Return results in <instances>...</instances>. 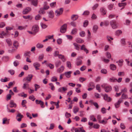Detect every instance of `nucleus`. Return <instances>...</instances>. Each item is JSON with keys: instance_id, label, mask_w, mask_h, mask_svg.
Returning a JSON list of instances; mask_svg holds the SVG:
<instances>
[{"instance_id": "6e6552de", "label": "nucleus", "mask_w": 132, "mask_h": 132, "mask_svg": "<svg viewBox=\"0 0 132 132\" xmlns=\"http://www.w3.org/2000/svg\"><path fill=\"white\" fill-rule=\"evenodd\" d=\"M67 90V87H60L58 89V92L63 93H65Z\"/></svg>"}, {"instance_id": "f8f14e48", "label": "nucleus", "mask_w": 132, "mask_h": 132, "mask_svg": "<svg viewBox=\"0 0 132 132\" xmlns=\"http://www.w3.org/2000/svg\"><path fill=\"white\" fill-rule=\"evenodd\" d=\"M100 11L102 15H104L106 14V11L105 9L103 7H101L100 9Z\"/></svg>"}, {"instance_id": "5701e85b", "label": "nucleus", "mask_w": 132, "mask_h": 132, "mask_svg": "<svg viewBox=\"0 0 132 132\" xmlns=\"http://www.w3.org/2000/svg\"><path fill=\"white\" fill-rule=\"evenodd\" d=\"M79 108L76 106H75L73 108V112L74 113L76 114L79 110Z\"/></svg>"}, {"instance_id": "dca6fc26", "label": "nucleus", "mask_w": 132, "mask_h": 132, "mask_svg": "<svg viewBox=\"0 0 132 132\" xmlns=\"http://www.w3.org/2000/svg\"><path fill=\"white\" fill-rule=\"evenodd\" d=\"M64 68L63 66H61L60 67L58 68L57 70V72L59 73H61L64 70Z\"/></svg>"}, {"instance_id": "338daca9", "label": "nucleus", "mask_w": 132, "mask_h": 132, "mask_svg": "<svg viewBox=\"0 0 132 132\" xmlns=\"http://www.w3.org/2000/svg\"><path fill=\"white\" fill-rule=\"evenodd\" d=\"M29 98L32 101H34L35 99V97L33 95L30 96H29Z\"/></svg>"}, {"instance_id": "7c9ffc66", "label": "nucleus", "mask_w": 132, "mask_h": 132, "mask_svg": "<svg viewBox=\"0 0 132 132\" xmlns=\"http://www.w3.org/2000/svg\"><path fill=\"white\" fill-rule=\"evenodd\" d=\"M7 106L8 105H7V110L8 112L12 113H14L15 111V110L14 109H12L11 110H10L8 107Z\"/></svg>"}, {"instance_id": "58836bf2", "label": "nucleus", "mask_w": 132, "mask_h": 132, "mask_svg": "<svg viewBox=\"0 0 132 132\" xmlns=\"http://www.w3.org/2000/svg\"><path fill=\"white\" fill-rule=\"evenodd\" d=\"M57 80V78L55 76L52 77L51 78V81L52 82L56 81Z\"/></svg>"}, {"instance_id": "3c124183", "label": "nucleus", "mask_w": 132, "mask_h": 132, "mask_svg": "<svg viewBox=\"0 0 132 132\" xmlns=\"http://www.w3.org/2000/svg\"><path fill=\"white\" fill-rule=\"evenodd\" d=\"M49 85L51 87V89L52 90H54L55 88L53 84L52 83H50L49 84Z\"/></svg>"}, {"instance_id": "2f4dec72", "label": "nucleus", "mask_w": 132, "mask_h": 132, "mask_svg": "<svg viewBox=\"0 0 132 132\" xmlns=\"http://www.w3.org/2000/svg\"><path fill=\"white\" fill-rule=\"evenodd\" d=\"M105 120H103L102 121L99 120V122L104 124H105L107 123V121L108 120V119H105Z\"/></svg>"}, {"instance_id": "69168bd1", "label": "nucleus", "mask_w": 132, "mask_h": 132, "mask_svg": "<svg viewBox=\"0 0 132 132\" xmlns=\"http://www.w3.org/2000/svg\"><path fill=\"white\" fill-rule=\"evenodd\" d=\"M14 65L15 66H17L19 64V62L18 61H15L13 62Z\"/></svg>"}, {"instance_id": "0e129e2a", "label": "nucleus", "mask_w": 132, "mask_h": 132, "mask_svg": "<svg viewBox=\"0 0 132 132\" xmlns=\"http://www.w3.org/2000/svg\"><path fill=\"white\" fill-rule=\"evenodd\" d=\"M114 4H110L108 6V9L109 10H111L113 7Z\"/></svg>"}, {"instance_id": "4468645a", "label": "nucleus", "mask_w": 132, "mask_h": 132, "mask_svg": "<svg viewBox=\"0 0 132 132\" xmlns=\"http://www.w3.org/2000/svg\"><path fill=\"white\" fill-rule=\"evenodd\" d=\"M10 107L11 108H15L16 106V104L14 102L13 100L10 101Z\"/></svg>"}, {"instance_id": "72a5a7b5", "label": "nucleus", "mask_w": 132, "mask_h": 132, "mask_svg": "<svg viewBox=\"0 0 132 132\" xmlns=\"http://www.w3.org/2000/svg\"><path fill=\"white\" fill-rule=\"evenodd\" d=\"M76 41L77 43H83L84 42L83 40L79 38L77 39Z\"/></svg>"}, {"instance_id": "412c9836", "label": "nucleus", "mask_w": 132, "mask_h": 132, "mask_svg": "<svg viewBox=\"0 0 132 132\" xmlns=\"http://www.w3.org/2000/svg\"><path fill=\"white\" fill-rule=\"evenodd\" d=\"M23 89H27L29 88V85L27 83H25L23 84V85L22 87Z\"/></svg>"}, {"instance_id": "e2e57ef3", "label": "nucleus", "mask_w": 132, "mask_h": 132, "mask_svg": "<svg viewBox=\"0 0 132 132\" xmlns=\"http://www.w3.org/2000/svg\"><path fill=\"white\" fill-rule=\"evenodd\" d=\"M96 89L98 90L99 92H100L101 91V89L100 88V86L99 85H97L96 86Z\"/></svg>"}, {"instance_id": "ddd939ff", "label": "nucleus", "mask_w": 132, "mask_h": 132, "mask_svg": "<svg viewBox=\"0 0 132 132\" xmlns=\"http://www.w3.org/2000/svg\"><path fill=\"white\" fill-rule=\"evenodd\" d=\"M122 99L120 98L118 101L115 104V106L116 108H118L120 105V104L122 102Z\"/></svg>"}, {"instance_id": "052dcab7", "label": "nucleus", "mask_w": 132, "mask_h": 132, "mask_svg": "<svg viewBox=\"0 0 132 132\" xmlns=\"http://www.w3.org/2000/svg\"><path fill=\"white\" fill-rule=\"evenodd\" d=\"M65 116L66 118H69L71 116V115L70 113L67 112L65 113Z\"/></svg>"}, {"instance_id": "2eb2a0df", "label": "nucleus", "mask_w": 132, "mask_h": 132, "mask_svg": "<svg viewBox=\"0 0 132 132\" xmlns=\"http://www.w3.org/2000/svg\"><path fill=\"white\" fill-rule=\"evenodd\" d=\"M9 120L10 119H7L6 118H3V124H9Z\"/></svg>"}, {"instance_id": "5fc2aeb1", "label": "nucleus", "mask_w": 132, "mask_h": 132, "mask_svg": "<svg viewBox=\"0 0 132 132\" xmlns=\"http://www.w3.org/2000/svg\"><path fill=\"white\" fill-rule=\"evenodd\" d=\"M45 5L44 6V9L45 10H47L49 8V6L48 5H47V3L46 2H45Z\"/></svg>"}, {"instance_id": "c9c22d12", "label": "nucleus", "mask_w": 132, "mask_h": 132, "mask_svg": "<svg viewBox=\"0 0 132 132\" xmlns=\"http://www.w3.org/2000/svg\"><path fill=\"white\" fill-rule=\"evenodd\" d=\"M6 35V33H5L4 31H3L0 34V37L1 38H3V36H5Z\"/></svg>"}, {"instance_id": "4c0bfd02", "label": "nucleus", "mask_w": 132, "mask_h": 132, "mask_svg": "<svg viewBox=\"0 0 132 132\" xmlns=\"http://www.w3.org/2000/svg\"><path fill=\"white\" fill-rule=\"evenodd\" d=\"M30 51H26L25 52L24 55L25 56H28L29 57H30Z\"/></svg>"}, {"instance_id": "79ce46f5", "label": "nucleus", "mask_w": 132, "mask_h": 132, "mask_svg": "<svg viewBox=\"0 0 132 132\" xmlns=\"http://www.w3.org/2000/svg\"><path fill=\"white\" fill-rule=\"evenodd\" d=\"M43 46V44L39 43H38L36 45L37 47L39 48H42Z\"/></svg>"}, {"instance_id": "39448f33", "label": "nucleus", "mask_w": 132, "mask_h": 132, "mask_svg": "<svg viewBox=\"0 0 132 132\" xmlns=\"http://www.w3.org/2000/svg\"><path fill=\"white\" fill-rule=\"evenodd\" d=\"M39 28L38 26L36 25L34 26L32 28V30L35 35L36 33L38 31Z\"/></svg>"}, {"instance_id": "cd10ccee", "label": "nucleus", "mask_w": 132, "mask_h": 132, "mask_svg": "<svg viewBox=\"0 0 132 132\" xmlns=\"http://www.w3.org/2000/svg\"><path fill=\"white\" fill-rule=\"evenodd\" d=\"M98 27L96 25H94L93 27V31L94 33H96L98 28Z\"/></svg>"}, {"instance_id": "1a4fd4ad", "label": "nucleus", "mask_w": 132, "mask_h": 132, "mask_svg": "<svg viewBox=\"0 0 132 132\" xmlns=\"http://www.w3.org/2000/svg\"><path fill=\"white\" fill-rule=\"evenodd\" d=\"M23 117V115H21L20 113H18L16 116V119L18 121L20 122L21 121V119Z\"/></svg>"}, {"instance_id": "473e14b6", "label": "nucleus", "mask_w": 132, "mask_h": 132, "mask_svg": "<svg viewBox=\"0 0 132 132\" xmlns=\"http://www.w3.org/2000/svg\"><path fill=\"white\" fill-rule=\"evenodd\" d=\"M61 62L60 61H57L55 63V67L57 68L61 64Z\"/></svg>"}, {"instance_id": "f257e3e1", "label": "nucleus", "mask_w": 132, "mask_h": 132, "mask_svg": "<svg viewBox=\"0 0 132 132\" xmlns=\"http://www.w3.org/2000/svg\"><path fill=\"white\" fill-rule=\"evenodd\" d=\"M102 87L104 88L105 91L106 92H109L111 91L112 89V88L111 86L107 85L105 84L102 85Z\"/></svg>"}, {"instance_id": "4be33fe9", "label": "nucleus", "mask_w": 132, "mask_h": 132, "mask_svg": "<svg viewBox=\"0 0 132 132\" xmlns=\"http://www.w3.org/2000/svg\"><path fill=\"white\" fill-rule=\"evenodd\" d=\"M33 65L36 68V70H38L39 68H38L40 66L39 64L38 63L36 62L34 63Z\"/></svg>"}, {"instance_id": "a878e982", "label": "nucleus", "mask_w": 132, "mask_h": 132, "mask_svg": "<svg viewBox=\"0 0 132 132\" xmlns=\"http://www.w3.org/2000/svg\"><path fill=\"white\" fill-rule=\"evenodd\" d=\"M78 16L76 15H72L71 17V19L73 20H76L78 18Z\"/></svg>"}, {"instance_id": "c03bdc74", "label": "nucleus", "mask_w": 132, "mask_h": 132, "mask_svg": "<svg viewBox=\"0 0 132 132\" xmlns=\"http://www.w3.org/2000/svg\"><path fill=\"white\" fill-rule=\"evenodd\" d=\"M106 111V109L104 108H102L101 109V112L103 114L105 113Z\"/></svg>"}, {"instance_id": "c85d7f7f", "label": "nucleus", "mask_w": 132, "mask_h": 132, "mask_svg": "<svg viewBox=\"0 0 132 132\" xmlns=\"http://www.w3.org/2000/svg\"><path fill=\"white\" fill-rule=\"evenodd\" d=\"M122 31L120 30H117L115 33L116 35L117 36H119L120 34H122Z\"/></svg>"}, {"instance_id": "8fccbe9b", "label": "nucleus", "mask_w": 132, "mask_h": 132, "mask_svg": "<svg viewBox=\"0 0 132 132\" xmlns=\"http://www.w3.org/2000/svg\"><path fill=\"white\" fill-rule=\"evenodd\" d=\"M44 55L43 54H42L40 55L39 57L38 60L39 61H41L43 58Z\"/></svg>"}, {"instance_id": "b1692460", "label": "nucleus", "mask_w": 132, "mask_h": 132, "mask_svg": "<svg viewBox=\"0 0 132 132\" xmlns=\"http://www.w3.org/2000/svg\"><path fill=\"white\" fill-rule=\"evenodd\" d=\"M13 45L15 48H17L19 45V43L18 41L15 40L14 42Z\"/></svg>"}, {"instance_id": "ea45409f", "label": "nucleus", "mask_w": 132, "mask_h": 132, "mask_svg": "<svg viewBox=\"0 0 132 132\" xmlns=\"http://www.w3.org/2000/svg\"><path fill=\"white\" fill-rule=\"evenodd\" d=\"M90 120H93V121H96L97 120L96 118L94 117V116L93 115H91L90 117Z\"/></svg>"}, {"instance_id": "bb28decb", "label": "nucleus", "mask_w": 132, "mask_h": 132, "mask_svg": "<svg viewBox=\"0 0 132 132\" xmlns=\"http://www.w3.org/2000/svg\"><path fill=\"white\" fill-rule=\"evenodd\" d=\"M6 41L9 46H10L12 45V42L10 39H6Z\"/></svg>"}, {"instance_id": "6ab92c4d", "label": "nucleus", "mask_w": 132, "mask_h": 132, "mask_svg": "<svg viewBox=\"0 0 132 132\" xmlns=\"http://www.w3.org/2000/svg\"><path fill=\"white\" fill-rule=\"evenodd\" d=\"M72 73L71 71H67L64 73V75L67 78H69L71 77V74Z\"/></svg>"}, {"instance_id": "a18cd8bd", "label": "nucleus", "mask_w": 132, "mask_h": 132, "mask_svg": "<svg viewBox=\"0 0 132 132\" xmlns=\"http://www.w3.org/2000/svg\"><path fill=\"white\" fill-rule=\"evenodd\" d=\"M82 63V61L80 59H79L77 60V65H79L81 64Z\"/></svg>"}, {"instance_id": "37998d69", "label": "nucleus", "mask_w": 132, "mask_h": 132, "mask_svg": "<svg viewBox=\"0 0 132 132\" xmlns=\"http://www.w3.org/2000/svg\"><path fill=\"white\" fill-rule=\"evenodd\" d=\"M67 67L69 69H70L71 68V64L70 62L69 61H67Z\"/></svg>"}, {"instance_id": "4d7b16f0", "label": "nucleus", "mask_w": 132, "mask_h": 132, "mask_svg": "<svg viewBox=\"0 0 132 132\" xmlns=\"http://www.w3.org/2000/svg\"><path fill=\"white\" fill-rule=\"evenodd\" d=\"M5 26V22H2L0 23V28H2Z\"/></svg>"}, {"instance_id": "f03ea898", "label": "nucleus", "mask_w": 132, "mask_h": 132, "mask_svg": "<svg viewBox=\"0 0 132 132\" xmlns=\"http://www.w3.org/2000/svg\"><path fill=\"white\" fill-rule=\"evenodd\" d=\"M33 77V75L31 74L29 75L27 77L24 78L23 81L24 82L28 83L31 80Z\"/></svg>"}, {"instance_id": "603ef678", "label": "nucleus", "mask_w": 132, "mask_h": 132, "mask_svg": "<svg viewBox=\"0 0 132 132\" xmlns=\"http://www.w3.org/2000/svg\"><path fill=\"white\" fill-rule=\"evenodd\" d=\"M44 9L43 8L40 9V10L39 11V13L40 14H44L45 13Z\"/></svg>"}, {"instance_id": "680f3d73", "label": "nucleus", "mask_w": 132, "mask_h": 132, "mask_svg": "<svg viewBox=\"0 0 132 132\" xmlns=\"http://www.w3.org/2000/svg\"><path fill=\"white\" fill-rule=\"evenodd\" d=\"M120 127L122 129H125V127L124 124L123 123H121L120 124Z\"/></svg>"}, {"instance_id": "09e8293b", "label": "nucleus", "mask_w": 132, "mask_h": 132, "mask_svg": "<svg viewBox=\"0 0 132 132\" xmlns=\"http://www.w3.org/2000/svg\"><path fill=\"white\" fill-rule=\"evenodd\" d=\"M118 75L119 76H124L125 75V72H118Z\"/></svg>"}, {"instance_id": "c756f323", "label": "nucleus", "mask_w": 132, "mask_h": 132, "mask_svg": "<svg viewBox=\"0 0 132 132\" xmlns=\"http://www.w3.org/2000/svg\"><path fill=\"white\" fill-rule=\"evenodd\" d=\"M111 69L112 70H114L116 69V66L114 64H111L110 65Z\"/></svg>"}, {"instance_id": "6e6d98bb", "label": "nucleus", "mask_w": 132, "mask_h": 132, "mask_svg": "<svg viewBox=\"0 0 132 132\" xmlns=\"http://www.w3.org/2000/svg\"><path fill=\"white\" fill-rule=\"evenodd\" d=\"M40 25L42 28L43 29H45L47 27V26L45 24L42 23H40Z\"/></svg>"}, {"instance_id": "7ed1b4c3", "label": "nucleus", "mask_w": 132, "mask_h": 132, "mask_svg": "<svg viewBox=\"0 0 132 132\" xmlns=\"http://www.w3.org/2000/svg\"><path fill=\"white\" fill-rule=\"evenodd\" d=\"M110 24L112 28L114 29H116L118 27L117 22L114 20H112L110 21Z\"/></svg>"}, {"instance_id": "aec40b11", "label": "nucleus", "mask_w": 132, "mask_h": 132, "mask_svg": "<svg viewBox=\"0 0 132 132\" xmlns=\"http://www.w3.org/2000/svg\"><path fill=\"white\" fill-rule=\"evenodd\" d=\"M48 14L49 17L51 18H53L54 16V14L53 11L52 10H51L48 12Z\"/></svg>"}, {"instance_id": "f3484780", "label": "nucleus", "mask_w": 132, "mask_h": 132, "mask_svg": "<svg viewBox=\"0 0 132 132\" xmlns=\"http://www.w3.org/2000/svg\"><path fill=\"white\" fill-rule=\"evenodd\" d=\"M58 57L59 59H61L63 62H65L66 61V59L64 56L61 54L59 55Z\"/></svg>"}, {"instance_id": "423d86ee", "label": "nucleus", "mask_w": 132, "mask_h": 132, "mask_svg": "<svg viewBox=\"0 0 132 132\" xmlns=\"http://www.w3.org/2000/svg\"><path fill=\"white\" fill-rule=\"evenodd\" d=\"M36 103L37 104H40L42 108H44L45 107L44 105V103L41 100H35Z\"/></svg>"}, {"instance_id": "20e7f679", "label": "nucleus", "mask_w": 132, "mask_h": 132, "mask_svg": "<svg viewBox=\"0 0 132 132\" xmlns=\"http://www.w3.org/2000/svg\"><path fill=\"white\" fill-rule=\"evenodd\" d=\"M67 24H65L62 26L60 28V32L62 33H65L67 30Z\"/></svg>"}, {"instance_id": "0eeeda50", "label": "nucleus", "mask_w": 132, "mask_h": 132, "mask_svg": "<svg viewBox=\"0 0 132 132\" xmlns=\"http://www.w3.org/2000/svg\"><path fill=\"white\" fill-rule=\"evenodd\" d=\"M63 11V9L61 8L58 9L55 11V15L56 16H58L61 14Z\"/></svg>"}, {"instance_id": "9b49d317", "label": "nucleus", "mask_w": 132, "mask_h": 132, "mask_svg": "<svg viewBox=\"0 0 132 132\" xmlns=\"http://www.w3.org/2000/svg\"><path fill=\"white\" fill-rule=\"evenodd\" d=\"M103 98L105 100L108 102H110L112 100L111 98L110 97L108 96V95L106 94L104 95Z\"/></svg>"}, {"instance_id": "f704fd0d", "label": "nucleus", "mask_w": 132, "mask_h": 132, "mask_svg": "<svg viewBox=\"0 0 132 132\" xmlns=\"http://www.w3.org/2000/svg\"><path fill=\"white\" fill-rule=\"evenodd\" d=\"M73 45L75 47V49L77 50H79V45H78L77 43H73Z\"/></svg>"}, {"instance_id": "393cba45", "label": "nucleus", "mask_w": 132, "mask_h": 132, "mask_svg": "<svg viewBox=\"0 0 132 132\" xmlns=\"http://www.w3.org/2000/svg\"><path fill=\"white\" fill-rule=\"evenodd\" d=\"M106 38L110 43H111V42L110 39L113 40V38L112 37L109 36H107L106 37Z\"/></svg>"}, {"instance_id": "e433bc0d", "label": "nucleus", "mask_w": 132, "mask_h": 132, "mask_svg": "<svg viewBox=\"0 0 132 132\" xmlns=\"http://www.w3.org/2000/svg\"><path fill=\"white\" fill-rule=\"evenodd\" d=\"M119 6V7H121V6H123V7L121 9V10L122 9L124 8V6H126V3H119L118 4Z\"/></svg>"}, {"instance_id": "a19ab883", "label": "nucleus", "mask_w": 132, "mask_h": 132, "mask_svg": "<svg viewBox=\"0 0 132 132\" xmlns=\"http://www.w3.org/2000/svg\"><path fill=\"white\" fill-rule=\"evenodd\" d=\"M109 80L110 82H113L117 81V79L114 77H112L109 78Z\"/></svg>"}, {"instance_id": "a211bd4d", "label": "nucleus", "mask_w": 132, "mask_h": 132, "mask_svg": "<svg viewBox=\"0 0 132 132\" xmlns=\"http://www.w3.org/2000/svg\"><path fill=\"white\" fill-rule=\"evenodd\" d=\"M31 10V8L30 7H27L23 11V13L24 14H27Z\"/></svg>"}, {"instance_id": "774afa93", "label": "nucleus", "mask_w": 132, "mask_h": 132, "mask_svg": "<svg viewBox=\"0 0 132 132\" xmlns=\"http://www.w3.org/2000/svg\"><path fill=\"white\" fill-rule=\"evenodd\" d=\"M47 65L51 69H53L54 67V65L51 63H50L48 64Z\"/></svg>"}, {"instance_id": "49530a36", "label": "nucleus", "mask_w": 132, "mask_h": 132, "mask_svg": "<svg viewBox=\"0 0 132 132\" xmlns=\"http://www.w3.org/2000/svg\"><path fill=\"white\" fill-rule=\"evenodd\" d=\"M62 41V40L61 38H59L57 40V43L58 44H61Z\"/></svg>"}, {"instance_id": "9d476101", "label": "nucleus", "mask_w": 132, "mask_h": 132, "mask_svg": "<svg viewBox=\"0 0 132 132\" xmlns=\"http://www.w3.org/2000/svg\"><path fill=\"white\" fill-rule=\"evenodd\" d=\"M80 49L81 50L84 51L85 52H86L87 54L88 53L89 51L86 48L85 45H82L81 46Z\"/></svg>"}, {"instance_id": "de8ad7c7", "label": "nucleus", "mask_w": 132, "mask_h": 132, "mask_svg": "<svg viewBox=\"0 0 132 132\" xmlns=\"http://www.w3.org/2000/svg\"><path fill=\"white\" fill-rule=\"evenodd\" d=\"M32 3L34 6H36L38 3L37 1L33 0L32 1Z\"/></svg>"}, {"instance_id": "bf43d9fd", "label": "nucleus", "mask_w": 132, "mask_h": 132, "mask_svg": "<svg viewBox=\"0 0 132 132\" xmlns=\"http://www.w3.org/2000/svg\"><path fill=\"white\" fill-rule=\"evenodd\" d=\"M77 30V29L75 28L72 30L71 32V34H76Z\"/></svg>"}, {"instance_id": "13d9d810", "label": "nucleus", "mask_w": 132, "mask_h": 132, "mask_svg": "<svg viewBox=\"0 0 132 132\" xmlns=\"http://www.w3.org/2000/svg\"><path fill=\"white\" fill-rule=\"evenodd\" d=\"M59 52L58 51H55L54 55L55 56H59Z\"/></svg>"}, {"instance_id": "864d4df0", "label": "nucleus", "mask_w": 132, "mask_h": 132, "mask_svg": "<svg viewBox=\"0 0 132 132\" xmlns=\"http://www.w3.org/2000/svg\"><path fill=\"white\" fill-rule=\"evenodd\" d=\"M89 87L94 88L95 86L94 82H90L89 84Z\"/></svg>"}]
</instances>
